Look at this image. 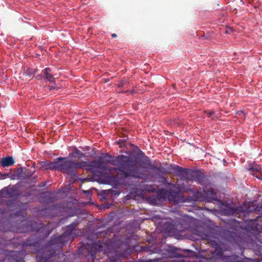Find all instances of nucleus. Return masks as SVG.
I'll use <instances>...</instances> for the list:
<instances>
[{"label": "nucleus", "instance_id": "obj_26", "mask_svg": "<svg viewBox=\"0 0 262 262\" xmlns=\"http://www.w3.org/2000/svg\"><path fill=\"white\" fill-rule=\"evenodd\" d=\"M249 170L251 172V173L254 176L260 170V168L259 165H255L250 167Z\"/></svg>", "mask_w": 262, "mask_h": 262}, {"label": "nucleus", "instance_id": "obj_36", "mask_svg": "<svg viewBox=\"0 0 262 262\" xmlns=\"http://www.w3.org/2000/svg\"><path fill=\"white\" fill-rule=\"evenodd\" d=\"M117 36V34H115V33H113V34H112V37H116Z\"/></svg>", "mask_w": 262, "mask_h": 262}, {"label": "nucleus", "instance_id": "obj_5", "mask_svg": "<svg viewBox=\"0 0 262 262\" xmlns=\"http://www.w3.org/2000/svg\"><path fill=\"white\" fill-rule=\"evenodd\" d=\"M59 161H62V169L60 172L65 173L72 178L78 177L77 170L79 168H83L86 167L87 162L84 161H77L69 159L68 158L59 157Z\"/></svg>", "mask_w": 262, "mask_h": 262}, {"label": "nucleus", "instance_id": "obj_22", "mask_svg": "<svg viewBox=\"0 0 262 262\" xmlns=\"http://www.w3.org/2000/svg\"><path fill=\"white\" fill-rule=\"evenodd\" d=\"M238 238L239 237L237 235V234L235 233L230 232V237L227 238V239L230 242L238 243L239 242Z\"/></svg>", "mask_w": 262, "mask_h": 262}, {"label": "nucleus", "instance_id": "obj_7", "mask_svg": "<svg viewBox=\"0 0 262 262\" xmlns=\"http://www.w3.org/2000/svg\"><path fill=\"white\" fill-rule=\"evenodd\" d=\"M78 224L79 222L75 221L66 227V230L61 235L68 242L69 241L72 242L74 237L76 236V232L77 231L76 227Z\"/></svg>", "mask_w": 262, "mask_h": 262}, {"label": "nucleus", "instance_id": "obj_37", "mask_svg": "<svg viewBox=\"0 0 262 262\" xmlns=\"http://www.w3.org/2000/svg\"><path fill=\"white\" fill-rule=\"evenodd\" d=\"M50 90H52V89H56V88L54 87V86H50Z\"/></svg>", "mask_w": 262, "mask_h": 262}, {"label": "nucleus", "instance_id": "obj_10", "mask_svg": "<svg viewBox=\"0 0 262 262\" xmlns=\"http://www.w3.org/2000/svg\"><path fill=\"white\" fill-rule=\"evenodd\" d=\"M24 256L25 253L23 251H11L8 256L5 258L4 262H25Z\"/></svg>", "mask_w": 262, "mask_h": 262}, {"label": "nucleus", "instance_id": "obj_20", "mask_svg": "<svg viewBox=\"0 0 262 262\" xmlns=\"http://www.w3.org/2000/svg\"><path fill=\"white\" fill-rule=\"evenodd\" d=\"M168 190H167L165 189H161L157 191V196L160 199V200L162 201L165 199L166 197L168 198Z\"/></svg>", "mask_w": 262, "mask_h": 262}, {"label": "nucleus", "instance_id": "obj_34", "mask_svg": "<svg viewBox=\"0 0 262 262\" xmlns=\"http://www.w3.org/2000/svg\"><path fill=\"white\" fill-rule=\"evenodd\" d=\"M54 259V260H56V259H55V257H54H54H53H53H51V258H50V259H49L47 262H54V261H53ZM56 262H58V261H56Z\"/></svg>", "mask_w": 262, "mask_h": 262}, {"label": "nucleus", "instance_id": "obj_9", "mask_svg": "<svg viewBox=\"0 0 262 262\" xmlns=\"http://www.w3.org/2000/svg\"><path fill=\"white\" fill-rule=\"evenodd\" d=\"M164 231L170 236H177L181 235L177 221H172L171 223L166 222L162 226Z\"/></svg>", "mask_w": 262, "mask_h": 262}, {"label": "nucleus", "instance_id": "obj_8", "mask_svg": "<svg viewBox=\"0 0 262 262\" xmlns=\"http://www.w3.org/2000/svg\"><path fill=\"white\" fill-rule=\"evenodd\" d=\"M104 246L105 244L100 241L93 243L88 248V254L86 256V258L93 260L96 257L97 252L103 251Z\"/></svg>", "mask_w": 262, "mask_h": 262}, {"label": "nucleus", "instance_id": "obj_27", "mask_svg": "<svg viewBox=\"0 0 262 262\" xmlns=\"http://www.w3.org/2000/svg\"><path fill=\"white\" fill-rule=\"evenodd\" d=\"M25 74L29 78L33 76L35 73V70L33 69H27L24 72Z\"/></svg>", "mask_w": 262, "mask_h": 262}, {"label": "nucleus", "instance_id": "obj_16", "mask_svg": "<svg viewBox=\"0 0 262 262\" xmlns=\"http://www.w3.org/2000/svg\"><path fill=\"white\" fill-rule=\"evenodd\" d=\"M13 191L8 188L5 187L0 191V198H9L13 196Z\"/></svg>", "mask_w": 262, "mask_h": 262}, {"label": "nucleus", "instance_id": "obj_23", "mask_svg": "<svg viewBox=\"0 0 262 262\" xmlns=\"http://www.w3.org/2000/svg\"><path fill=\"white\" fill-rule=\"evenodd\" d=\"M148 200L150 203L153 205H157L161 202V201L160 200L158 196H157V195H151L149 197Z\"/></svg>", "mask_w": 262, "mask_h": 262}, {"label": "nucleus", "instance_id": "obj_11", "mask_svg": "<svg viewBox=\"0 0 262 262\" xmlns=\"http://www.w3.org/2000/svg\"><path fill=\"white\" fill-rule=\"evenodd\" d=\"M168 199L170 202L174 204H178L182 201L180 192L174 191L171 189L168 190Z\"/></svg>", "mask_w": 262, "mask_h": 262}, {"label": "nucleus", "instance_id": "obj_38", "mask_svg": "<svg viewBox=\"0 0 262 262\" xmlns=\"http://www.w3.org/2000/svg\"><path fill=\"white\" fill-rule=\"evenodd\" d=\"M50 233H51V231L48 232L47 233H46V236L49 235L50 234Z\"/></svg>", "mask_w": 262, "mask_h": 262}, {"label": "nucleus", "instance_id": "obj_29", "mask_svg": "<svg viewBox=\"0 0 262 262\" xmlns=\"http://www.w3.org/2000/svg\"><path fill=\"white\" fill-rule=\"evenodd\" d=\"M177 249L174 247H171L169 249V251H170L171 252L173 253V255L175 257H179V256L178 255H177L176 253V251H177Z\"/></svg>", "mask_w": 262, "mask_h": 262}, {"label": "nucleus", "instance_id": "obj_1", "mask_svg": "<svg viewBox=\"0 0 262 262\" xmlns=\"http://www.w3.org/2000/svg\"><path fill=\"white\" fill-rule=\"evenodd\" d=\"M106 156L110 159L106 161V163L116 166L114 170L117 172V176H110L107 178L108 182L115 185L123 184L124 180L129 177L146 180L148 176L141 170V168L146 169L147 171L156 172L151 175L154 178L159 176V172L163 173L162 169L153 164L140 149L138 150L136 157L123 155L112 157L108 154H106Z\"/></svg>", "mask_w": 262, "mask_h": 262}, {"label": "nucleus", "instance_id": "obj_2", "mask_svg": "<svg viewBox=\"0 0 262 262\" xmlns=\"http://www.w3.org/2000/svg\"><path fill=\"white\" fill-rule=\"evenodd\" d=\"M180 233L185 231H190L200 239L207 241L211 245H216L217 234L213 229L203 228L196 225V220L188 215H183L176 220Z\"/></svg>", "mask_w": 262, "mask_h": 262}, {"label": "nucleus", "instance_id": "obj_6", "mask_svg": "<svg viewBox=\"0 0 262 262\" xmlns=\"http://www.w3.org/2000/svg\"><path fill=\"white\" fill-rule=\"evenodd\" d=\"M184 170L185 173L184 177L182 178L183 181H194L203 186H207L209 184L207 177L200 170H193L186 168Z\"/></svg>", "mask_w": 262, "mask_h": 262}, {"label": "nucleus", "instance_id": "obj_21", "mask_svg": "<svg viewBox=\"0 0 262 262\" xmlns=\"http://www.w3.org/2000/svg\"><path fill=\"white\" fill-rule=\"evenodd\" d=\"M246 261L247 260L246 259ZM227 262H246L245 259L237 256L232 255L228 257Z\"/></svg>", "mask_w": 262, "mask_h": 262}, {"label": "nucleus", "instance_id": "obj_30", "mask_svg": "<svg viewBox=\"0 0 262 262\" xmlns=\"http://www.w3.org/2000/svg\"><path fill=\"white\" fill-rule=\"evenodd\" d=\"M116 142L117 144H119L120 147H122V146H125V141L124 140L119 139Z\"/></svg>", "mask_w": 262, "mask_h": 262}, {"label": "nucleus", "instance_id": "obj_12", "mask_svg": "<svg viewBox=\"0 0 262 262\" xmlns=\"http://www.w3.org/2000/svg\"><path fill=\"white\" fill-rule=\"evenodd\" d=\"M86 167H94L99 168L103 170H106L107 166L104 161L101 160V159H99L98 161H93L90 163L87 162Z\"/></svg>", "mask_w": 262, "mask_h": 262}, {"label": "nucleus", "instance_id": "obj_39", "mask_svg": "<svg viewBox=\"0 0 262 262\" xmlns=\"http://www.w3.org/2000/svg\"><path fill=\"white\" fill-rule=\"evenodd\" d=\"M88 191H83V192H84V193H88Z\"/></svg>", "mask_w": 262, "mask_h": 262}, {"label": "nucleus", "instance_id": "obj_18", "mask_svg": "<svg viewBox=\"0 0 262 262\" xmlns=\"http://www.w3.org/2000/svg\"><path fill=\"white\" fill-rule=\"evenodd\" d=\"M44 76L46 79L50 82H53L54 81V75L52 70L50 68H46L43 70Z\"/></svg>", "mask_w": 262, "mask_h": 262}, {"label": "nucleus", "instance_id": "obj_24", "mask_svg": "<svg viewBox=\"0 0 262 262\" xmlns=\"http://www.w3.org/2000/svg\"><path fill=\"white\" fill-rule=\"evenodd\" d=\"M37 244V242L36 240H34L33 239V237H30L27 241L25 243L24 245L26 247H35Z\"/></svg>", "mask_w": 262, "mask_h": 262}, {"label": "nucleus", "instance_id": "obj_13", "mask_svg": "<svg viewBox=\"0 0 262 262\" xmlns=\"http://www.w3.org/2000/svg\"><path fill=\"white\" fill-rule=\"evenodd\" d=\"M61 162L62 161H59L57 158L56 161L46 164L45 167L46 169L57 170L59 171H61L62 169Z\"/></svg>", "mask_w": 262, "mask_h": 262}, {"label": "nucleus", "instance_id": "obj_17", "mask_svg": "<svg viewBox=\"0 0 262 262\" xmlns=\"http://www.w3.org/2000/svg\"><path fill=\"white\" fill-rule=\"evenodd\" d=\"M15 162L12 157L8 156L3 158L1 161L3 167H8L13 165Z\"/></svg>", "mask_w": 262, "mask_h": 262}, {"label": "nucleus", "instance_id": "obj_4", "mask_svg": "<svg viewBox=\"0 0 262 262\" xmlns=\"http://www.w3.org/2000/svg\"><path fill=\"white\" fill-rule=\"evenodd\" d=\"M67 242L62 235L52 236L43 249V250H49V253L43 254L38 262H47L49 259H51V257H55L56 260L54 259L53 260L54 262H61L59 260V256L56 254L55 251L60 252L62 247Z\"/></svg>", "mask_w": 262, "mask_h": 262}, {"label": "nucleus", "instance_id": "obj_25", "mask_svg": "<svg viewBox=\"0 0 262 262\" xmlns=\"http://www.w3.org/2000/svg\"><path fill=\"white\" fill-rule=\"evenodd\" d=\"M228 213L230 214H234L238 212H242L243 208L242 207H230L228 209Z\"/></svg>", "mask_w": 262, "mask_h": 262}, {"label": "nucleus", "instance_id": "obj_33", "mask_svg": "<svg viewBox=\"0 0 262 262\" xmlns=\"http://www.w3.org/2000/svg\"><path fill=\"white\" fill-rule=\"evenodd\" d=\"M47 228V227L44 226L43 227H41L39 230L41 231V232L44 231Z\"/></svg>", "mask_w": 262, "mask_h": 262}, {"label": "nucleus", "instance_id": "obj_28", "mask_svg": "<svg viewBox=\"0 0 262 262\" xmlns=\"http://www.w3.org/2000/svg\"><path fill=\"white\" fill-rule=\"evenodd\" d=\"M159 182L162 183L163 184H164L165 185H172L171 183H168L167 182V179L164 177H162L161 180Z\"/></svg>", "mask_w": 262, "mask_h": 262}, {"label": "nucleus", "instance_id": "obj_3", "mask_svg": "<svg viewBox=\"0 0 262 262\" xmlns=\"http://www.w3.org/2000/svg\"><path fill=\"white\" fill-rule=\"evenodd\" d=\"M261 217L258 216L256 220H250L246 227V229L253 235L254 239H252L250 244L256 254L262 256V241L260 239L262 235V225L258 223Z\"/></svg>", "mask_w": 262, "mask_h": 262}, {"label": "nucleus", "instance_id": "obj_35", "mask_svg": "<svg viewBox=\"0 0 262 262\" xmlns=\"http://www.w3.org/2000/svg\"><path fill=\"white\" fill-rule=\"evenodd\" d=\"M232 31L233 30H232V29L231 28H229V29H228V30L225 31V33H229L230 31Z\"/></svg>", "mask_w": 262, "mask_h": 262}, {"label": "nucleus", "instance_id": "obj_19", "mask_svg": "<svg viewBox=\"0 0 262 262\" xmlns=\"http://www.w3.org/2000/svg\"><path fill=\"white\" fill-rule=\"evenodd\" d=\"M85 155L81 152L80 150L78 149L76 147L74 148L73 152H70L69 155V158H75L77 159H81L82 158L85 157Z\"/></svg>", "mask_w": 262, "mask_h": 262}, {"label": "nucleus", "instance_id": "obj_14", "mask_svg": "<svg viewBox=\"0 0 262 262\" xmlns=\"http://www.w3.org/2000/svg\"><path fill=\"white\" fill-rule=\"evenodd\" d=\"M180 191L184 193H191L194 195L200 194V192L199 190H195L194 186L186 185L184 184L181 185Z\"/></svg>", "mask_w": 262, "mask_h": 262}, {"label": "nucleus", "instance_id": "obj_32", "mask_svg": "<svg viewBox=\"0 0 262 262\" xmlns=\"http://www.w3.org/2000/svg\"><path fill=\"white\" fill-rule=\"evenodd\" d=\"M206 113L209 117H211L214 114V112L211 111H206Z\"/></svg>", "mask_w": 262, "mask_h": 262}, {"label": "nucleus", "instance_id": "obj_15", "mask_svg": "<svg viewBox=\"0 0 262 262\" xmlns=\"http://www.w3.org/2000/svg\"><path fill=\"white\" fill-rule=\"evenodd\" d=\"M171 169L176 173V174L182 180V178L184 177L185 168L180 167L178 165H171Z\"/></svg>", "mask_w": 262, "mask_h": 262}, {"label": "nucleus", "instance_id": "obj_31", "mask_svg": "<svg viewBox=\"0 0 262 262\" xmlns=\"http://www.w3.org/2000/svg\"><path fill=\"white\" fill-rule=\"evenodd\" d=\"M257 178L262 180V172L260 170L255 175H254Z\"/></svg>", "mask_w": 262, "mask_h": 262}]
</instances>
